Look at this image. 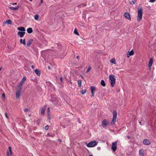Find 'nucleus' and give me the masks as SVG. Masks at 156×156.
<instances>
[{"label": "nucleus", "mask_w": 156, "mask_h": 156, "mask_svg": "<svg viewBox=\"0 0 156 156\" xmlns=\"http://www.w3.org/2000/svg\"><path fill=\"white\" fill-rule=\"evenodd\" d=\"M114 75H112L109 76V79L110 80V84L112 87H113L115 82V79Z\"/></svg>", "instance_id": "20e7f679"}, {"label": "nucleus", "mask_w": 156, "mask_h": 156, "mask_svg": "<svg viewBox=\"0 0 156 156\" xmlns=\"http://www.w3.org/2000/svg\"><path fill=\"white\" fill-rule=\"evenodd\" d=\"M144 153V150L142 149H140L139 151V154L140 156H143Z\"/></svg>", "instance_id": "2eb2a0df"}, {"label": "nucleus", "mask_w": 156, "mask_h": 156, "mask_svg": "<svg viewBox=\"0 0 156 156\" xmlns=\"http://www.w3.org/2000/svg\"><path fill=\"white\" fill-rule=\"evenodd\" d=\"M60 80L61 82H62V77H60Z\"/></svg>", "instance_id": "a19ab883"}, {"label": "nucleus", "mask_w": 156, "mask_h": 156, "mask_svg": "<svg viewBox=\"0 0 156 156\" xmlns=\"http://www.w3.org/2000/svg\"><path fill=\"white\" fill-rule=\"evenodd\" d=\"M101 86H103V87H105V83L104 81L103 80H102L101 81Z\"/></svg>", "instance_id": "5701e85b"}, {"label": "nucleus", "mask_w": 156, "mask_h": 156, "mask_svg": "<svg viewBox=\"0 0 156 156\" xmlns=\"http://www.w3.org/2000/svg\"><path fill=\"white\" fill-rule=\"evenodd\" d=\"M26 77L25 76L23 77L22 79L21 80L20 82V83H21V84H23L26 81Z\"/></svg>", "instance_id": "6ab92c4d"}, {"label": "nucleus", "mask_w": 156, "mask_h": 156, "mask_svg": "<svg viewBox=\"0 0 156 156\" xmlns=\"http://www.w3.org/2000/svg\"><path fill=\"white\" fill-rule=\"evenodd\" d=\"M27 31L29 34L32 33L33 32L32 28L30 27L28 28L27 30Z\"/></svg>", "instance_id": "412c9836"}, {"label": "nucleus", "mask_w": 156, "mask_h": 156, "mask_svg": "<svg viewBox=\"0 0 156 156\" xmlns=\"http://www.w3.org/2000/svg\"><path fill=\"white\" fill-rule=\"evenodd\" d=\"M155 1V0H150L149 2H154Z\"/></svg>", "instance_id": "58836bf2"}, {"label": "nucleus", "mask_w": 156, "mask_h": 156, "mask_svg": "<svg viewBox=\"0 0 156 156\" xmlns=\"http://www.w3.org/2000/svg\"><path fill=\"white\" fill-rule=\"evenodd\" d=\"M20 91H17L16 93V98H18L20 96Z\"/></svg>", "instance_id": "4be33fe9"}, {"label": "nucleus", "mask_w": 156, "mask_h": 156, "mask_svg": "<svg viewBox=\"0 0 156 156\" xmlns=\"http://www.w3.org/2000/svg\"><path fill=\"white\" fill-rule=\"evenodd\" d=\"M156 156V154L155 155V156Z\"/></svg>", "instance_id": "864d4df0"}, {"label": "nucleus", "mask_w": 156, "mask_h": 156, "mask_svg": "<svg viewBox=\"0 0 156 156\" xmlns=\"http://www.w3.org/2000/svg\"><path fill=\"white\" fill-rule=\"evenodd\" d=\"M13 5H16L17 4V3H15L13 4H12Z\"/></svg>", "instance_id": "a18cd8bd"}, {"label": "nucleus", "mask_w": 156, "mask_h": 156, "mask_svg": "<svg viewBox=\"0 0 156 156\" xmlns=\"http://www.w3.org/2000/svg\"><path fill=\"white\" fill-rule=\"evenodd\" d=\"M20 42L21 44H23L24 45H25L26 44L25 40V39L23 40L22 39H21L20 40Z\"/></svg>", "instance_id": "aec40b11"}, {"label": "nucleus", "mask_w": 156, "mask_h": 156, "mask_svg": "<svg viewBox=\"0 0 156 156\" xmlns=\"http://www.w3.org/2000/svg\"><path fill=\"white\" fill-rule=\"evenodd\" d=\"M77 83L79 86L80 87L81 85V80H78Z\"/></svg>", "instance_id": "cd10ccee"}, {"label": "nucleus", "mask_w": 156, "mask_h": 156, "mask_svg": "<svg viewBox=\"0 0 156 156\" xmlns=\"http://www.w3.org/2000/svg\"><path fill=\"white\" fill-rule=\"evenodd\" d=\"M31 67L32 69H33L34 68V66L33 65H32L31 66Z\"/></svg>", "instance_id": "37998d69"}, {"label": "nucleus", "mask_w": 156, "mask_h": 156, "mask_svg": "<svg viewBox=\"0 0 156 156\" xmlns=\"http://www.w3.org/2000/svg\"><path fill=\"white\" fill-rule=\"evenodd\" d=\"M2 97L4 99H5V94L3 93L2 95Z\"/></svg>", "instance_id": "f704fd0d"}, {"label": "nucleus", "mask_w": 156, "mask_h": 156, "mask_svg": "<svg viewBox=\"0 0 156 156\" xmlns=\"http://www.w3.org/2000/svg\"><path fill=\"white\" fill-rule=\"evenodd\" d=\"M126 137L128 139H129L130 138V137L128 136H127Z\"/></svg>", "instance_id": "79ce46f5"}, {"label": "nucleus", "mask_w": 156, "mask_h": 156, "mask_svg": "<svg viewBox=\"0 0 156 156\" xmlns=\"http://www.w3.org/2000/svg\"><path fill=\"white\" fill-rule=\"evenodd\" d=\"M49 108H50L49 107H48L47 110V114H48V116H49V112H50Z\"/></svg>", "instance_id": "2f4dec72"}, {"label": "nucleus", "mask_w": 156, "mask_h": 156, "mask_svg": "<svg viewBox=\"0 0 156 156\" xmlns=\"http://www.w3.org/2000/svg\"><path fill=\"white\" fill-rule=\"evenodd\" d=\"M22 84H21V83H20V84L18 85V87L19 88L20 91H21L22 89Z\"/></svg>", "instance_id": "bb28decb"}, {"label": "nucleus", "mask_w": 156, "mask_h": 156, "mask_svg": "<svg viewBox=\"0 0 156 156\" xmlns=\"http://www.w3.org/2000/svg\"><path fill=\"white\" fill-rule=\"evenodd\" d=\"M124 16L126 19L129 20H131L130 16L128 12L125 13L124 14Z\"/></svg>", "instance_id": "9b49d317"}, {"label": "nucleus", "mask_w": 156, "mask_h": 156, "mask_svg": "<svg viewBox=\"0 0 156 156\" xmlns=\"http://www.w3.org/2000/svg\"><path fill=\"white\" fill-rule=\"evenodd\" d=\"M5 117H6L7 119H9V117H8V115H7V113L5 112Z\"/></svg>", "instance_id": "c9c22d12"}, {"label": "nucleus", "mask_w": 156, "mask_h": 156, "mask_svg": "<svg viewBox=\"0 0 156 156\" xmlns=\"http://www.w3.org/2000/svg\"><path fill=\"white\" fill-rule=\"evenodd\" d=\"M34 72L38 76H40L41 75V72L39 69H36L35 70Z\"/></svg>", "instance_id": "f3484780"}, {"label": "nucleus", "mask_w": 156, "mask_h": 156, "mask_svg": "<svg viewBox=\"0 0 156 156\" xmlns=\"http://www.w3.org/2000/svg\"><path fill=\"white\" fill-rule=\"evenodd\" d=\"M89 156H93L92 155H89Z\"/></svg>", "instance_id": "09e8293b"}, {"label": "nucleus", "mask_w": 156, "mask_h": 156, "mask_svg": "<svg viewBox=\"0 0 156 156\" xmlns=\"http://www.w3.org/2000/svg\"><path fill=\"white\" fill-rule=\"evenodd\" d=\"M139 123L141 125V122H139Z\"/></svg>", "instance_id": "8fccbe9b"}, {"label": "nucleus", "mask_w": 156, "mask_h": 156, "mask_svg": "<svg viewBox=\"0 0 156 156\" xmlns=\"http://www.w3.org/2000/svg\"><path fill=\"white\" fill-rule=\"evenodd\" d=\"M43 3V0H41V2L40 3V4H41L42 3Z\"/></svg>", "instance_id": "c03bdc74"}, {"label": "nucleus", "mask_w": 156, "mask_h": 156, "mask_svg": "<svg viewBox=\"0 0 156 156\" xmlns=\"http://www.w3.org/2000/svg\"><path fill=\"white\" fill-rule=\"evenodd\" d=\"M17 29L19 30H20L23 32H25V30L24 27H19Z\"/></svg>", "instance_id": "a211bd4d"}, {"label": "nucleus", "mask_w": 156, "mask_h": 156, "mask_svg": "<svg viewBox=\"0 0 156 156\" xmlns=\"http://www.w3.org/2000/svg\"><path fill=\"white\" fill-rule=\"evenodd\" d=\"M90 69L91 68L90 67H89L87 70V73H88L90 70Z\"/></svg>", "instance_id": "473e14b6"}, {"label": "nucleus", "mask_w": 156, "mask_h": 156, "mask_svg": "<svg viewBox=\"0 0 156 156\" xmlns=\"http://www.w3.org/2000/svg\"><path fill=\"white\" fill-rule=\"evenodd\" d=\"M79 58V56H77V57H76V58Z\"/></svg>", "instance_id": "49530a36"}, {"label": "nucleus", "mask_w": 156, "mask_h": 156, "mask_svg": "<svg viewBox=\"0 0 156 156\" xmlns=\"http://www.w3.org/2000/svg\"><path fill=\"white\" fill-rule=\"evenodd\" d=\"M25 32L19 31L17 33L18 35L21 37H23L25 34Z\"/></svg>", "instance_id": "4468645a"}, {"label": "nucleus", "mask_w": 156, "mask_h": 156, "mask_svg": "<svg viewBox=\"0 0 156 156\" xmlns=\"http://www.w3.org/2000/svg\"><path fill=\"white\" fill-rule=\"evenodd\" d=\"M130 3L132 5H134L135 4V1H131L130 2Z\"/></svg>", "instance_id": "72a5a7b5"}, {"label": "nucleus", "mask_w": 156, "mask_h": 156, "mask_svg": "<svg viewBox=\"0 0 156 156\" xmlns=\"http://www.w3.org/2000/svg\"><path fill=\"white\" fill-rule=\"evenodd\" d=\"M118 140L112 143L111 146V149L113 152H115L117 149V144Z\"/></svg>", "instance_id": "39448f33"}, {"label": "nucleus", "mask_w": 156, "mask_h": 156, "mask_svg": "<svg viewBox=\"0 0 156 156\" xmlns=\"http://www.w3.org/2000/svg\"><path fill=\"white\" fill-rule=\"evenodd\" d=\"M101 149V148L100 147H97V149L98 150H100Z\"/></svg>", "instance_id": "ea45409f"}, {"label": "nucleus", "mask_w": 156, "mask_h": 156, "mask_svg": "<svg viewBox=\"0 0 156 156\" xmlns=\"http://www.w3.org/2000/svg\"><path fill=\"white\" fill-rule=\"evenodd\" d=\"M28 109H27V108H25L24 109V111L25 112H27L28 111Z\"/></svg>", "instance_id": "4c0bfd02"}, {"label": "nucleus", "mask_w": 156, "mask_h": 156, "mask_svg": "<svg viewBox=\"0 0 156 156\" xmlns=\"http://www.w3.org/2000/svg\"><path fill=\"white\" fill-rule=\"evenodd\" d=\"M45 108H43L41 110V114H42V115H44V112L45 111Z\"/></svg>", "instance_id": "393cba45"}, {"label": "nucleus", "mask_w": 156, "mask_h": 156, "mask_svg": "<svg viewBox=\"0 0 156 156\" xmlns=\"http://www.w3.org/2000/svg\"><path fill=\"white\" fill-rule=\"evenodd\" d=\"M153 58H151L149 62L148 66L149 69L150 70L151 68V67L152 66V64H153Z\"/></svg>", "instance_id": "9d476101"}, {"label": "nucleus", "mask_w": 156, "mask_h": 156, "mask_svg": "<svg viewBox=\"0 0 156 156\" xmlns=\"http://www.w3.org/2000/svg\"><path fill=\"white\" fill-rule=\"evenodd\" d=\"M20 6L18 5L16 7H9V9L12 10L16 11L20 7Z\"/></svg>", "instance_id": "ddd939ff"}, {"label": "nucleus", "mask_w": 156, "mask_h": 156, "mask_svg": "<svg viewBox=\"0 0 156 156\" xmlns=\"http://www.w3.org/2000/svg\"><path fill=\"white\" fill-rule=\"evenodd\" d=\"M33 41V39H30L29 40L27 44V45L28 47L30 46Z\"/></svg>", "instance_id": "dca6fc26"}, {"label": "nucleus", "mask_w": 156, "mask_h": 156, "mask_svg": "<svg viewBox=\"0 0 156 156\" xmlns=\"http://www.w3.org/2000/svg\"><path fill=\"white\" fill-rule=\"evenodd\" d=\"M134 54V52L133 50H132L131 51H128L127 53V57H129L130 56L133 55Z\"/></svg>", "instance_id": "f8f14e48"}, {"label": "nucleus", "mask_w": 156, "mask_h": 156, "mask_svg": "<svg viewBox=\"0 0 156 156\" xmlns=\"http://www.w3.org/2000/svg\"><path fill=\"white\" fill-rule=\"evenodd\" d=\"M49 127L47 125L45 126V129L46 130H47L48 129Z\"/></svg>", "instance_id": "e433bc0d"}, {"label": "nucleus", "mask_w": 156, "mask_h": 156, "mask_svg": "<svg viewBox=\"0 0 156 156\" xmlns=\"http://www.w3.org/2000/svg\"><path fill=\"white\" fill-rule=\"evenodd\" d=\"M30 1H32V0H29Z\"/></svg>", "instance_id": "3c124183"}, {"label": "nucleus", "mask_w": 156, "mask_h": 156, "mask_svg": "<svg viewBox=\"0 0 156 156\" xmlns=\"http://www.w3.org/2000/svg\"><path fill=\"white\" fill-rule=\"evenodd\" d=\"M98 143V142H96L95 140H93L90 141L88 144H87V146L89 147H93L97 146Z\"/></svg>", "instance_id": "7ed1b4c3"}, {"label": "nucleus", "mask_w": 156, "mask_h": 156, "mask_svg": "<svg viewBox=\"0 0 156 156\" xmlns=\"http://www.w3.org/2000/svg\"><path fill=\"white\" fill-rule=\"evenodd\" d=\"M6 23H7L8 24H10L12 23V21L10 20H7L5 22Z\"/></svg>", "instance_id": "a878e982"}, {"label": "nucleus", "mask_w": 156, "mask_h": 156, "mask_svg": "<svg viewBox=\"0 0 156 156\" xmlns=\"http://www.w3.org/2000/svg\"><path fill=\"white\" fill-rule=\"evenodd\" d=\"M86 91V90H83L81 91V93L82 94H83L85 93Z\"/></svg>", "instance_id": "7c9ffc66"}, {"label": "nucleus", "mask_w": 156, "mask_h": 156, "mask_svg": "<svg viewBox=\"0 0 156 156\" xmlns=\"http://www.w3.org/2000/svg\"><path fill=\"white\" fill-rule=\"evenodd\" d=\"M143 13V9L142 8H138L137 10V20L138 21H140L141 20L142 18Z\"/></svg>", "instance_id": "f257e3e1"}, {"label": "nucleus", "mask_w": 156, "mask_h": 156, "mask_svg": "<svg viewBox=\"0 0 156 156\" xmlns=\"http://www.w3.org/2000/svg\"><path fill=\"white\" fill-rule=\"evenodd\" d=\"M133 0L135 2H136L137 0Z\"/></svg>", "instance_id": "de8ad7c7"}, {"label": "nucleus", "mask_w": 156, "mask_h": 156, "mask_svg": "<svg viewBox=\"0 0 156 156\" xmlns=\"http://www.w3.org/2000/svg\"><path fill=\"white\" fill-rule=\"evenodd\" d=\"M109 122L106 119H104L102 122L101 126L103 127L107 126L109 124Z\"/></svg>", "instance_id": "423d86ee"}, {"label": "nucleus", "mask_w": 156, "mask_h": 156, "mask_svg": "<svg viewBox=\"0 0 156 156\" xmlns=\"http://www.w3.org/2000/svg\"><path fill=\"white\" fill-rule=\"evenodd\" d=\"M143 143L144 145H148L151 144V142L148 140L145 139L143 141Z\"/></svg>", "instance_id": "1a4fd4ad"}, {"label": "nucleus", "mask_w": 156, "mask_h": 156, "mask_svg": "<svg viewBox=\"0 0 156 156\" xmlns=\"http://www.w3.org/2000/svg\"><path fill=\"white\" fill-rule=\"evenodd\" d=\"M113 117L112 121L110 122L111 125L114 124L116 121L117 116V112L116 110H114L113 112Z\"/></svg>", "instance_id": "f03ea898"}, {"label": "nucleus", "mask_w": 156, "mask_h": 156, "mask_svg": "<svg viewBox=\"0 0 156 156\" xmlns=\"http://www.w3.org/2000/svg\"><path fill=\"white\" fill-rule=\"evenodd\" d=\"M90 89L91 93V97H93L94 96V91L96 90V88L94 87L91 86Z\"/></svg>", "instance_id": "0eeeda50"}, {"label": "nucleus", "mask_w": 156, "mask_h": 156, "mask_svg": "<svg viewBox=\"0 0 156 156\" xmlns=\"http://www.w3.org/2000/svg\"><path fill=\"white\" fill-rule=\"evenodd\" d=\"M110 62L111 63H112L114 64H116L115 60L114 58H112L110 60Z\"/></svg>", "instance_id": "b1692460"}, {"label": "nucleus", "mask_w": 156, "mask_h": 156, "mask_svg": "<svg viewBox=\"0 0 156 156\" xmlns=\"http://www.w3.org/2000/svg\"><path fill=\"white\" fill-rule=\"evenodd\" d=\"M155 54H156V52L155 53Z\"/></svg>", "instance_id": "5fc2aeb1"}, {"label": "nucleus", "mask_w": 156, "mask_h": 156, "mask_svg": "<svg viewBox=\"0 0 156 156\" xmlns=\"http://www.w3.org/2000/svg\"><path fill=\"white\" fill-rule=\"evenodd\" d=\"M9 150L7 151V156H12V153L11 150V147L9 146L8 147Z\"/></svg>", "instance_id": "6e6552de"}, {"label": "nucleus", "mask_w": 156, "mask_h": 156, "mask_svg": "<svg viewBox=\"0 0 156 156\" xmlns=\"http://www.w3.org/2000/svg\"><path fill=\"white\" fill-rule=\"evenodd\" d=\"M74 32L75 34H76L77 35H79V34L78 33L76 29H75L74 31Z\"/></svg>", "instance_id": "c756f323"}, {"label": "nucleus", "mask_w": 156, "mask_h": 156, "mask_svg": "<svg viewBox=\"0 0 156 156\" xmlns=\"http://www.w3.org/2000/svg\"><path fill=\"white\" fill-rule=\"evenodd\" d=\"M1 68H0V70H1Z\"/></svg>", "instance_id": "603ef678"}, {"label": "nucleus", "mask_w": 156, "mask_h": 156, "mask_svg": "<svg viewBox=\"0 0 156 156\" xmlns=\"http://www.w3.org/2000/svg\"><path fill=\"white\" fill-rule=\"evenodd\" d=\"M39 16L37 15H36L34 16V18L36 20H38L39 18Z\"/></svg>", "instance_id": "c85d7f7f"}]
</instances>
